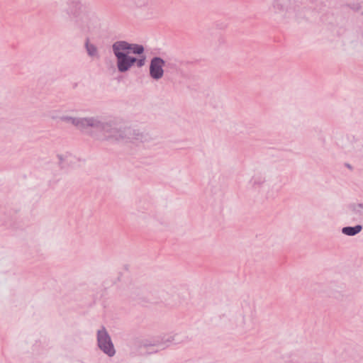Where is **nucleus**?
<instances>
[{
  "label": "nucleus",
  "instance_id": "obj_1",
  "mask_svg": "<svg viewBox=\"0 0 363 363\" xmlns=\"http://www.w3.org/2000/svg\"><path fill=\"white\" fill-rule=\"evenodd\" d=\"M88 135L113 143L143 142L145 138L139 130L123 125L115 120L105 121L99 117H93Z\"/></svg>",
  "mask_w": 363,
  "mask_h": 363
},
{
  "label": "nucleus",
  "instance_id": "obj_2",
  "mask_svg": "<svg viewBox=\"0 0 363 363\" xmlns=\"http://www.w3.org/2000/svg\"><path fill=\"white\" fill-rule=\"evenodd\" d=\"M88 135L113 143L143 142L145 138L139 130L123 125L115 120L105 121L99 117H93Z\"/></svg>",
  "mask_w": 363,
  "mask_h": 363
},
{
  "label": "nucleus",
  "instance_id": "obj_3",
  "mask_svg": "<svg viewBox=\"0 0 363 363\" xmlns=\"http://www.w3.org/2000/svg\"><path fill=\"white\" fill-rule=\"evenodd\" d=\"M111 48L119 73H125L131 69L130 54L141 55L143 51V45L129 43L126 40H117L112 44Z\"/></svg>",
  "mask_w": 363,
  "mask_h": 363
},
{
  "label": "nucleus",
  "instance_id": "obj_4",
  "mask_svg": "<svg viewBox=\"0 0 363 363\" xmlns=\"http://www.w3.org/2000/svg\"><path fill=\"white\" fill-rule=\"evenodd\" d=\"M176 336H164L161 340L155 339L152 341L150 340H143L140 345V348H146L148 350L145 352L146 354H150L153 353L157 352L160 350H164L167 347L169 346V343L174 342V344L179 343L178 341L175 339Z\"/></svg>",
  "mask_w": 363,
  "mask_h": 363
},
{
  "label": "nucleus",
  "instance_id": "obj_5",
  "mask_svg": "<svg viewBox=\"0 0 363 363\" xmlns=\"http://www.w3.org/2000/svg\"><path fill=\"white\" fill-rule=\"evenodd\" d=\"M96 337L99 348L108 357H113L116 354V350L111 336L105 327L103 326L101 330L97 331Z\"/></svg>",
  "mask_w": 363,
  "mask_h": 363
},
{
  "label": "nucleus",
  "instance_id": "obj_6",
  "mask_svg": "<svg viewBox=\"0 0 363 363\" xmlns=\"http://www.w3.org/2000/svg\"><path fill=\"white\" fill-rule=\"evenodd\" d=\"M93 117L74 118L69 116L60 117V121L70 123L82 133L88 135Z\"/></svg>",
  "mask_w": 363,
  "mask_h": 363
},
{
  "label": "nucleus",
  "instance_id": "obj_7",
  "mask_svg": "<svg viewBox=\"0 0 363 363\" xmlns=\"http://www.w3.org/2000/svg\"><path fill=\"white\" fill-rule=\"evenodd\" d=\"M166 65V61L159 56L153 57L150 60L149 67L150 77L154 80H159L164 76V67Z\"/></svg>",
  "mask_w": 363,
  "mask_h": 363
},
{
  "label": "nucleus",
  "instance_id": "obj_8",
  "mask_svg": "<svg viewBox=\"0 0 363 363\" xmlns=\"http://www.w3.org/2000/svg\"><path fill=\"white\" fill-rule=\"evenodd\" d=\"M272 6L277 12H284L296 10L299 7V1L298 0H274Z\"/></svg>",
  "mask_w": 363,
  "mask_h": 363
},
{
  "label": "nucleus",
  "instance_id": "obj_9",
  "mask_svg": "<svg viewBox=\"0 0 363 363\" xmlns=\"http://www.w3.org/2000/svg\"><path fill=\"white\" fill-rule=\"evenodd\" d=\"M146 55L145 54V47L143 46V54L141 55H132L130 54V69L133 67H136L138 68L143 67L146 62Z\"/></svg>",
  "mask_w": 363,
  "mask_h": 363
},
{
  "label": "nucleus",
  "instance_id": "obj_10",
  "mask_svg": "<svg viewBox=\"0 0 363 363\" xmlns=\"http://www.w3.org/2000/svg\"><path fill=\"white\" fill-rule=\"evenodd\" d=\"M67 13L69 16L78 18L80 15L82 4L79 0H68Z\"/></svg>",
  "mask_w": 363,
  "mask_h": 363
},
{
  "label": "nucleus",
  "instance_id": "obj_11",
  "mask_svg": "<svg viewBox=\"0 0 363 363\" xmlns=\"http://www.w3.org/2000/svg\"><path fill=\"white\" fill-rule=\"evenodd\" d=\"M363 229V226L362 225H356L354 226H345L341 229V232L342 234L347 236H354L359 233Z\"/></svg>",
  "mask_w": 363,
  "mask_h": 363
},
{
  "label": "nucleus",
  "instance_id": "obj_12",
  "mask_svg": "<svg viewBox=\"0 0 363 363\" xmlns=\"http://www.w3.org/2000/svg\"><path fill=\"white\" fill-rule=\"evenodd\" d=\"M14 213L11 210L6 212L5 208L0 207V222L2 225H7L12 219Z\"/></svg>",
  "mask_w": 363,
  "mask_h": 363
},
{
  "label": "nucleus",
  "instance_id": "obj_13",
  "mask_svg": "<svg viewBox=\"0 0 363 363\" xmlns=\"http://www.w3.org/2000/svg\"><path fill=\"white\" fill-rule=\"evenodd\" d=\"M85 48L87 52V54L89 57H99V52L96 46L94 44L89 43V39L86 38L85 41Z\"/></svg>",
  "mask_w": 363,
  "mask_h": 363
},
{
  "label": "nucleus",
  "instance_id": "obj_14",
  "mask_svg": "<svg viewBox=\"0 0 363 363\" xmlns=\"http://www.w3.org/2000/svg\"><path fill=\"white\" fill-rule=\"evenodd\" d=\"M88 19V16L84 14L80 17V21H82V23L78 20L76 21L77 26L83 32H89L91 28V26L87 22Z\"/></svg>",
  "mask_w": 363,
  "mask_h": 363
},
{
  "label": "nucleus",
  "instance_id": "obj_15",
  "mask_svg": "<svg viewBox=\"0 0 363 363\" xmlns=\"http://www.w3.org/2000/svg\"><path fill=\"white\" fill-rule=\"evenodd\" d=\"M349 208L355 214H358L359 216L362 215L360 209H363V203H350L349 205Z\"/></svg>",
  "mask_w": 363,
  "mask_h": 363
},
{
  "label": "nucleus",
  "instance_id": "obj_16",
  "mask_svg": "<svg viewBox=\"0 0 363 363\" xmlns=\"http://www.w3.org/2000/svg\"><path fill=\"white\" fill-rule=\"evenodd\" d=\"M265 182V178L262 176H256L252 178L251 183L253 187L259 186Z\"/></svg>",
  "mask_w": 363,
  "mask_h": 363
},
{
  "label": "nucleus",
  "instance_id": "obj_17",
  "mask_svg": "<svg viewBox=\"0 0 363 363\" xmlns=\"http://www.w3.org/2000/svg\"><path fill=\"white\" fill-rule=\"evenodd\" d=\"M164 67L169 70H177L178 65L175 62L166 61Z\"/></svg>",
  "mask_w": 363,
  "mask_h": 363
},
{
  "label": "nucleus",
  "instance_id": "obj_18",
  "mask_svg": "<svg viewBox=\"0 0 363 363\" xmlns=\"http://www.w3.org/2000/svg\"><path fill=\"white\" fill-rule=\"evenodd\" d=\"M363 4V1H361V2H358L357 4H348V6H350L352 9L354 10V11H358L359 10L362 5Z\"/></svg>",
  "mask_w": 363,
  "mask_h": 363
},
{
  "label": "nucleus",
  "instance_id": "obj_19",
  "mask_svg": "<svg viewBox=\"0 0 363 363\" xmlns=\"http://www.w3.org/2000/svg\"><path fill=\"white\" fill-rule=\"evenodd\" d=\"M148 0H135V4L138 7H142L147 4Z\"/></svg>",
  "mask_w": 363,
  "mask_h": 363
},
{
  "label": "nucleus",
  "instance_id": "obj_20",
  "mask_svg": "<svg viewBox=\"0 0 363 363\" xmlns=\"http://www.w3.org/2000/svg\"><path fill=\"white\" fill-rule=\"evenodd\" d=\"M355 143L357 144V146L354 147L357 148L358 151H361L363 147V140H356Z\"/></svg>",
  "mask_w": 363,
  "mask_h": 363
},
{
  "label": "nucleus",
  "instance_id": "obj_21",
  "mask_svg": "<svg viewBox=\"0 0 363 363\" xmlns=\"http://www.w3.org/2000/svg\"><path fill=\"white\" fill-rule=\"evenodd\" d=\"M57 157L59 159L58 165L62 169V164L64 160L63 156L62 155H57Z\"/></svg>",
  "mask_w": 363,
  "mask_h": 363
},
{
  "label": "nucleus",
  "instance_id": "obj_22",
  "mask_svg": "<svg viewBox=\"0 0 363 363\" xmlns=\"http://www.w3.org/2000/svg\"><path fill=\"white\" fill-rule=\"evenodd\" d=\"M141 295H142V293H141V290L140 289L138 290V291L134 292V294H133V298H136V297L140 298Z\"/></svg>",
  "mask_w": 363,
  "mask_h": 363
},
{
  "label": "nucleus",
  "instance_id": "obj_23",
  "mask_svg": "<svg viewBox=\"0 0 363 363\" xmlns=\"http://www.w3.org/2000/svg\"><path fill=\"white\" fill-rule=\"evenodd\" d=\"M346 166H347L348 168L352 169V166H351L350 164H346Z\"/></svg>",
  "mask_w": 363,
  "mask_h": 363
},
{
  "label": "nucleus",
  "instance_id": "obj_24",
  "mask_svg": "<svg viewBox=\"0 0 363 363\" xmlns=\"http://www.w3.org/2000/svg\"><path fill=\"white\" fill-rule=\"evenodd\" d=\"M313 1H316L317 0H313Z\"/></svg>",
  "mask_w": 363,
  "mask_h": 363
}]
</instances>
